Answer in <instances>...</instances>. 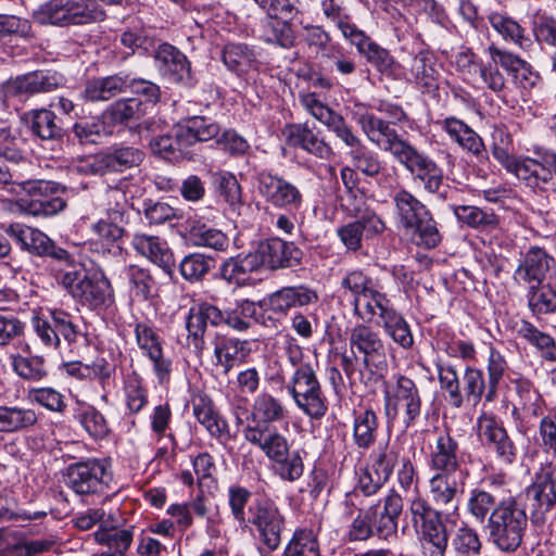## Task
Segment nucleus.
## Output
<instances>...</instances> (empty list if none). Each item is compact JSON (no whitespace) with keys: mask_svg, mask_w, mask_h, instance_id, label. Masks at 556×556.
Segmentation results:
<instances>
[{"mask_svg":"<svg viewBox=\"0 0 556 556\" xmlns=\"http://www.w3.org/2000/svg\"><path fill=\"white\" fill-rule=\"evenodd\" d=\"M254 323L269 326L274 319L262 311V305L248 299L237 302L236 306L223 312L217 306L200 301L194 303L186 317L187 342L198 355H201L205 348L204 334L207 325L218 327L226 325L238 332L249 330Z\"/></svg>","mask_w":556,"mask_h":556,"instance_id":"nucleus-1","label":"nucleus"},{"mask_svg":"<svg viewBox=\"0 0 556 556\" xmlns=\"http://www.w3.org/2000/svg\"><path fill=\"white\" fill-rule=\"evenodd\" d=\"M395 206V220L415 245L430 250L441 242V233L428 207L405 189L392 197Z\"/></svg>","mask_w":556,"mask_h":556,"instance_id":"nucleus-2","label":"nucleus"},{"mask_svg":"<svg viewBox=\"0 0 556 556\" xmlns=\"http://www.w3.org/2000/svg\"><path fill=\"white\" fill-rule=\"evenodd\" d=\"M490 541L501 551L511 553L519 548L528 528V515L514 496L500 501L488 518Z\"/></svg>","mask_w":556,"mask_h":556,"instance_id":"nucleus-3","label":"nucleus"},{"mask_svg":"<svg viewBox=\"0 0 556 556\" xmlns=\"http://www.w3.org/2000/svg\"><path fill=\"white\" fill-rule=\"evenodd\" d=\"M289 416L288 407L281 397L269 392L257 394L251 407L248 425L243 428V437L252 445L283 435L276 424Z\"/></svg>","mask_w":556,"mask_h":556,"instance_id":"nucleus-4","label":"nucleus"},{"mask_svg":"<svg viewBox=\"0 0 556 556\" xmlns=\"http://www.w3.org/2000/svg\"><path fill=\"white\" fill-rule=\"evenodd\" d=\"M341 286L351 293L354 315L365 323L376 324L393 307L388 295L362 270L348 273Z\"/></svg>","mask_w":556,"mask_h":556,"instance_id":"nucleus-5","label":"nucleus"},{"mask_svg":"<svg viewBox=\"0 0 556 556\" xmlns=\"http://www.w3.org/2000/svg\"><path fill=\"white\" fill-rule=\"evenodd\" d=\"M349 345L353 355L363 359L361 379L366 383H378L388 367L386 344L371 326L358 324L350 330Z\"/></svg>","mask_w":556,"mask_h":556,"instance_id":"nucleus-6","label":"nucleus"},{"mask_svg":"<svg viewBox=\"0 0 556 556\" xmlns=\"http://www.w3.org/2000/svg\"><path fill=\"white\" fill-rule=\"evenodd\" d=\"M55 279L81 305L104 309L114 302L113 289L103 275H87L77 269H59Z\"/></svg>","mask_w":556,"mask_h":556,"instance_id":"nucleus-7","label":"nucleus"},{"mask_svg":"<svg viewBox=\"0 0 556 556\" xmlns=\"http://www.w3.org/2000/svg\"><path fill=\"white\" fill-rule=\"evenodd\" d=\"M509 142L505 146L494 144L493 156L510 173L523 180L531 188L545 189L554 184L556 176V152L545 151L540 160L530 157L516 159L509 154Z\"/></svg>","mask_w":556,"mask_h":556,"instance_id":"nucleus-8","label":"nucleus"},{"mask_svg":"<svg viewBox=\"0 0 556 556\" xmlns=\"http://www.w3.org/2000/svg\"><path fill=\"white\" fill-rule=\"evenodd\" d=\"M41 25H81L102 21L104 12L97 0H49L34 11Z\"/></svg>","mask_w":556,"mask_h":556,"instance_id":"nucleus-9","label":"nucleus"},{"mask_svg":"<svg viewBox=\"0 0 556 556\" xmlns=\"http://www.w3.org/2000/svg\"><path fill=\"white\" fill-rule=\"evenodd\" d=\"M393 382L383 389V407L386 417L394 420L402 414L405 428L414 426L421 415L422 401L416 382L404 375H394Z\"/></svg>","mask_w":556,"mask_h":556,"instance_id":"nucleus-10","label":"nucleus"},{"mask_svg":"<svg viewBox=\"0 0 556 556\" xmlns=\"http://www.w3.org/2000/svg\"><path fill=\"white\" fill-rule=\"evenodd\" d=\"M508 364L505 356L496 349L490 348L488 357V380L481 369L468 366L463 375L464 400L477 405L482 399L492 403L497 399L498 386L502 381Z\"/></svg>","mask_w":556,"mask_h":556,"instance_id":"nucleus-11","label":"nucleus"},{"mask_svg":"<svg viewBox=\"0 0 556 556\" xmlns=\"http://www.w3.org/2000/svg\"><path fill=\"white\" fill-rule=\"evenodd\" d=\"M412 521L420 535L424 553L429 556H444L447 534L441 514L417 494L409 503Z\"/></svg>","mask_w":556,"mask_h":556,"instance_id":"nucleus-12","label":"nucleus"},{"mask_svg":"<svg viewBox=\"0 0 556 556\" xmlns=\"http://www.w3.org/2000/svg\"><path fill=\"white\" fill-rule=\"evenodd\" d=\"M287 390L299 409L309 418L320 419L326 415L327 399L312 365L294 369L287 383Z\"/></svg>","mask_w":556,"mask_h":556,"instance_id":"nucleus-13","label":"nucleus"},{"mask_svg":"<svg viewBox=\"0 0 556 556\" xmlns=\"http://www.w3.org/2000/svg\"><path fill=\"white\" fill-rule=\"evenodd\" d=\"M285 528L286 517L274 501L255 500L249 505V520L244 529L254 532L268 552L279 548Z\"/></svg>","mask_w":556,"mask_h":556,"instance_id":"nucleus-14","label":"nucleus"},{"mask_svg":"<svg viewBox=\"0 0 556 556\" xmlns=\"http://www.w3.org/2000/svg\"><path fill=\"white\" fill-rule=\"evenodd\" d=\"M104 458H89L67 466L65 484L78 495L104 493L110 488L112 473Z\"/></svg>","mask_w":556,"mask_h":556,"instance_id":"nucleus-15","label":"nucleus"},{"mask_svg":"<svg viewBox=\"0 0 556 556\" xmlns=\"http://www.w3.org/2000/svg\"><path fill=\"white\" fill-rule=\"evenodd\" d=\"M105 198L109 204L114 201V206L106 208L105 217L100 218L97 223L92 224L91 230L98 239L108 248L103 251L113 254H121L122 248L118 241L123 238L125 229V213H126V195L125 192L117 187H109L105 191Z\"/></svg>","mask_w":556,"mask_h":556,"instance_id":"nucleus-16","label":"nucleus"},{"mask_svg":"<svg viewBox=\"0 0 556 556\" xmlns=\"http://www.w3.org/2000/svg\"><path fill=\"white\" fill-rule=\"evenodd\" d=\"M477 432L482 445L493 452L501 464L513 465L517 460L518 447L494 414L483 412L477 418Z\"/></svg>","mask_w":556,"mask_h":556,"instance_id":"nucleus-17","label":"nucleus"},{"mask_svg":"<svg viewBox=\"0 0 556 556\" xmlns=\"http://www.w3.org/2000/svg\"><path fill=\"white\" fill-rule=\"evenodd\" d=\"M255 446L271 463L274 473L282 481L294 482L302 477L304 463L301 452L291 448L292 444L285 434Z\"/></svg>","mask_w":556,"mask_h":556,"instance_id":"nucleus-18","label":"nucleus"},{"mask_svg":"<svg viewBox=\"0 0 556 556\" xmlns=\"http://www.w3.org/2000/svg\"><path fill=\"white\" fill-rule=\"evenodd\" d=\"M256 188L264 201L275 208L298 211L304 203L303 193L298 186L266 169L257 173Z\"/></svg>","mask_w":556,"mask_h":556,"instance_id":"nucleus-19","label":"nucleus"},{"mask_svg":"<svg viewBox=\"0 0 556 556\" xmlns=\"http://www.w3.org/2000/svg\"><path fill=\"white\" fill-rule=\"evenodd\" d=\"M256 188L264 201L275 208L298 211L304 203L303 193L298 186L266 169L257 173Z\"/></svg>","mask_w":556,"mask_h":556,"instance_id":"nucleus-20","label":"nucleus"},{"mask_svg":"<svg viewBox=\"0 0 556 556\" xmlns=\"http://www.w3.org/2000/svg\"><path fill=\"white\" fill-rule=\"evenodd\" d=\"M356 121L362 127L367 138L380 146L384 151L390 152L392 156L397 160L410 143L402 139L395 129L390 127V123L383 121L372 113L367 112L366 105L363 103H355L354 105Z\"/></svg>","mask_w":556,"mask_h":556,"instance_id":"nucleus-21","label":"nucleus"},{"mask_svg":"<svg viewBox=\"0 0 556 556\" xmlns=\"http://www.w3.org/2000/svg\"><path fill=\"white\" fill-rule=\"evenodd\" d=\"M525 493L534 516H544L556 506V465L553 460L540 465Z\"/></svg>","mask_w":556,"mask_h":556,"instance_id":"nucleus-22","label":"nucleus"},{"mask_svg":"<svg viewBox=\"0 0 556 556\" xmlns=\"http://www.w3.org/2000/svg\"><path fill=\"white\" fill-rule=\"evenodd\" d=\"M61 84V77L49 71H36L9 79L0 86V114L8 109L10 97L50 92Z\"/></svg>","mask_w":556,"mask_h":556,"instance_id":"nucleus-23","label":"nucleus"},{"mask_svg":"<svg viewBox=\"0 0 556 556\" xmlns=\"http://www.w3.org/2000/svg\"><path fill=\"white\" fill-rule=\"evenodd\" d=\"M253 253L260 268L264 266L271 270L298 266L303 255L293 242L279 238L261 241Z\"/></svg>","mask_w":556,"mask_h":556,"instance_id":"nucleus-24","label":"nucleus"},{"mask_svg":"<svg viewBox=\"0 0 556 556\" xmlns=\"http://www.w3.org/2000/svg\"><path fill=\"white\" fill-rule=\"evenodd\" d=\"M154 59L157 70L168 81L186 86L193 84L191 64L176 47L167 42L159 45Z\"/></svg>","mask_w":556,"mask_h":556,"instance_id":"nucleus-25","label":"nucleus"},{"mask_svg":"<svg viewBox=\"0 0 556 556\" xmlns=\"http://www.w3.org/2000/svg\"><path fill=\"white\" fill-rule=\"evenodd\" d=\"M414 177L422 182L425 190L435 193L443 185L442 169L424 153L419 152L414 146H409L405 152L396 160Z\"/></svg>","mask_w":556,"mask_h":556,"instance_id":"nucleus-26","label":"nucleus"},{"mask_svg":"<svg viewBox=\"0 0 556 556\" xmlns=\"http://www.w3.org/2000/svg\"><path fill=\"white\" fill-rule=\"evenodd\" d=\"M291 10L286 13L265 12L267 17L262 24V39L270 45L290 49L295 45L296 36L291 21L300 13L296 0H290Z\"/></svg>","mask_w":556,"mask_h":556,"instance_id":"nucleus-27","label":"nucleus"},{"mask_svg":"<svg viewBox=\"0 0 556 556\" xmlns=\"http://www.w3.org/2000/svg\"><path fill=\"white\" fill-rule=\"evenodd\" d=\"M554 265V257L544 249L531 247L515 269L514 280L519 285H528L529 287L542 283Z\"/></svg>","mask_w":556,"mask_h":556,"instance_id":"nucleus-28","label":"nucleus"},{"mask_svg":"<svg viewBox=\"0 0 556 556\" xmlns=\"http://www.w3.org/2000/svg\"><path fill=\"white\" fill-rule=\"evenodd\" d=\"M282 134L290 147L300 148L323 160H329L333 155L332 148L319 136L318 131L309 127L308 123L289 124Z\"/></svg>","mask_w":556,"mask_h":556,"instance_id":"nucleus-29","label":"nucleus"},{"mask_svg":"<svg viewBox=\"0 0 556 556\" xmlns=\"http://www.w3.org/2000/svg\"><path fill=\"white\" fill-rule=\"evenodd\" d=\"M23 189L28 193V198L21 199V205L34 216H52L66 206L62 198L46 192L48 190V182L46 181H27L23 184Z\"/></svg>","mask_w":556,"mask_h":556,"instance_id":"nucleus-30","label":"nucleus"},{"mask_svg":"<svg viewBox=\"0 0 556 556\" xmlns=\"http://www.w3.org/2000/svg\"><path fill=\"white\" fill-rule=\"evenodd\" d=\"M429 467L435 473H453L460 468L459 445L448 431L440 432L430 451Z\"/></svg>","mask_w":556,"mask_h":556,"instance_id":"nucleus-31","label":"nucleus"},{"mask_svg":"<svg viewBox=\"0 0 556 556\" xmlns=\"http://www.w3.org/2000/svg\"><path fill=\"white\" fill-rule=\"evenodd\" d=\"M211 344L213 346V365L224 375H228L237 361L244 358L249 353L247 340L227 334L216 333Z\"/></svg>","mask_w":556,"mask_h":556,"instance_id":"nucleus-32","label":"nucleus"},{"mask_svg":"<svg viewBox=\"0 0 556 556\" xmlns=\"http://www.w3.org/2000/svg\"><path fill=\"white\" fill-rule=\"evenodd\" d=\"M375 513L371 514L374 533L379 538L389 540L396 535L399 517L403 510V500L401 495L391 489L383 498V507L372 506Z\"/></svg>","mask_w":556,"mask_h":556,"instance_id":"nucleus-33","label":"nucleus"},{"mask_svg":"<svg viewBox=\"0 0 556 556\" xmlns=\"http://www.w3.org/2000/svg\"><path fill=\"white\" fill-rule=\"evenodd\" d=\"M318 300V294L314 289L300 285L279 289L268 296L267 303L270 311L287 314L292 307L315 304Z\"/></svg>","mask_w":556,"mask_h":556,"instance_id":"nucleus-34","label":"nucleus"},{"mask_svg":"<svg viewBox=\"0 0 556 556\" xmlns=\"http://www.w3.org/2000/svg\"><path fill=\"white\" fill-rule=\"evenodd\" d=\"M131 244L142 256L169 271L174 264V255L165 240L157 236L137 232L132 236Z\"/></svg>","mask_w":556,"mask_h":556,"instance_id":"nucleus-35","label":"nucleus"},{"mask_svg":"<svg viewBox=\"0 0 556 556\" xmlns=\"http://www.w3.org/2000/svg\"><path fill=\"white\" fill-rule=\"evenodd\" d=\"M150 147L153 153L169 161L191 159L190 146L179 124L174 128L173 134L152 138Z\"/></svg>","mask_w":556,"mask_h":556,"instance_id":"nucleus-36","label":"nucleus"},{"mask_svg":"<svg viewBox=\"0 0 556 556\" xmlns=\"http://www.w3.org/2000/svg\"><path fill=\"white\" fill-rule=\"evenodd\" d=\"M129 75H111L88 80L84 97L89 101H108L128 89Z\"/></svg>","mask_w":556,"mask_h":556,"instance_id":"nucleus-37","label":"nucleus"},{"mask_svg":"<svg viewBox=\"0 0 556 556\" xmlns=\"http://www.w3.org/2000/svg\"><path fill=\"white\" fill-rule=\"evenodd\" d=\"M456 218L479 231H493L500 227L501 218L490 208L476 205H452Z\"/></svg>","mask_w":556,"mask_h":556,"instance_id":"nucleus-38","label":"nucleus"},{"mask_svg":"<svg viewBox=\"0 0 556 556\" xmlns=\"http://www.w3.org/2000/svg\"><path fill=\"white\" fill-rule=\"evenodd\" d=\"M192 408L197 420L212 437L218 440L229 437V426L227 421L215 410L210 399L200 396L193 402Z\"/></svg>","mask_w":556,"mask_h":556,"instance_id":"nucleus-39","label":"nucleus"},{"mask_svg":"<svg viewBox=\"0 0 556 556\" xmlns=\"http://www.w3.org/2000/svg\"><path fill=\"white\" fill-rule=\"evenodd\" d=\"M378 427V416L372 408L354 412L353 442L357 448L367 451L375 444Z\"/></svg>","mask_w":556,"mask_h":556,"instance_id":"nucleus-40","label":"nucleus"},{"mask_svg":"<svg viewBox=\"0 0 556 556\" xmlns=\"http://www.w3.org/2000/svg\"><path fill=\"white\" fill-rule=\"evenodd\" d=\"M343 208L356 220L367 223V229L374 233H380L384 229V223L380 217L367 205L365 194L359 190L348 191L343 198Z\"/></svg>","mask_w":556,"mask_h":556,"instance_id":"nucleus-41","label":"nucleus"},{"mask_svg":"<svg viewBox=\"0 0 556 556\" xmlns=\"http://www.w3.org/2000/svg\"><path fill=\"white\" fill-rule=\"evenodd\" d=\"M5 231L23 250L34 255L43 256L48 252L51 239L38 229L12 224Z\"/></svg>","mask_w":556,"mask_h":556,"instance_id":"nucleus-42","label":"nucleus"},{"mask_svg":"<svg viewBox=\"0 0 556 556\" xmlns=\"http://www.w3.org/2000/svg\"><path fill=\"white\" fill-rule=\"evenodd\" d=\"M442 128L464 150L479 156L484 151V143L481 137L468 125L455 117H447L442 121Z\"/></svg>","mask_w":556,"mask_h":556,"instance_id":"nucleus-43","label":"nucleus"},{"mask_svg":"<svg viewBox=\"0 0 556 556\" xmlns=\"http://www.w3.org/2000/svg\"><path fill=\"white\" fill-rule=\"evenodd\" d=\"M260 269L253 252L226 260L219 268L220 277L228 283L243 285L250 274Z\"/></svg>","mask_w":556,"mask_h":556,"instance_id":"nucleus-44","label":"nucleus"},{"mask_svg":"<svg viewBox=\"0 0 556 556\" xmlns=\"http://www.w3.org/2000/svg\"><path fill=\"white\" fill-rule=\"evenodd\" d=\"M187 240L194 247L210 248L216 251H224L228 247V238L222 230L200 220L189 223Z\"/></svg>","mask_w":556,"mask_h":556,"instance_id":"nucleus-45","label":"nucleus"},{"mask_svg":"<svg viewBox=\"0 0 556 556\" xmlns=\"http://www.w3.org/2000/svg\"><path fill=\"white\" fill-rule=\"evenodd\" d=\"M532 34L542 50L548 53L552 71L556 73V17L548 14L535 15Z\"/></svg>","mask_w":556,"mask_h":556,"instance_id":"nucleus-46","label":"nucleus"},{"mask_svg":"<svg viewBox=\"0 0 556 556\" xmlns=\"http://www.w3.org/2000/svg\"><path fill=\"white\" fill-rule=\"evenodd\" d=\"M515 331L518 338L534 346L543 358L556 361V342L548 333L527 320L516 323Z\"/></svg>","mask_w":556,"mask_h":556,"instance_id":"nucleus-47","label":"nucleus"},{"mask_svg":"<svg viewBox=\"0 0 556 556\" xmlns=\"http://www.w3.org/2000/svg\"><path fill=\"white\" fill-rule=\"evenodd\" d=\"M376 325L381 327L384 333L402 349H410L414 344V338L408 323L393 306Z\"/></svg>","mask_w":556,"mask_h":556,"instance_id":"nucleus-48","label":"nucleus"},{"mask_svg":"<svg viewBox=\"0 0 556 556\" xmlns=\"http://www.w3.org/2000/svg\"><path fill=\"white\" fill-rule=\"evenodd\" d=\"M488 20L492 28L501 35L505 41H510L521 49L531 46V39L526 34V29L510 16L492 12L489 14Z\"/></svg>","mask_w":556,"mask_h":556,"instance_id":"nucleus-49","label":"nucleus"},{"mask_svg":"<svg viewBox=\"0 0 556 556\" xmlns=\"http://www.w3.org/2000/svg\"><path fill=\"white\" fill-rule=\"evenodd\" d=\"M38 421L36 412L21 406H0V432H18L29 429Z\"/></svg>","mask_w":556,"mask_h":556,"instance_id":"nucleus-50","label":"nucleus"},{"mask_svg":"<svg viewBox=\"0 0 556 556\" xmlns=\"http://www.w3.org/2000/svg\"><path fill=\"white\" fill-rule=\"evenodd\" d=\"M31 132L41 140H55L62 137L63 129L56 115L46 109L33 110L26 115Z\"/></svg>","mask_w":556,"mask_h":556,"instance_id":"nucleus-51","label":"nucleus"},{"mask_svg":"<svg viewBox=\"0 0 556 556\" xmlns=\"http://www.w3.org/2000/svg\"><path fill=\"white\" fill-rule=\"evenodd\" d=\"M358 53L382 76L395 78L400 65L389 50L370 39Z\"/></svg>","mask_w":556,"mask_h":556,"instance_id":"nucleus-52","label":"nucleus"},{"mask_svg":"<svg viewBox=\"0 0 556 556\" xmlns=\"http://www.w3.org/2000/svg\"><path fill=\"white\" fill-rule=\"evenodd\" d=\"M181 130L192 147L197 142L208 141L217 138L220 127L217 123L204 116H191L179 123Z\"/></svg>","mask_w":556,"mask_h":556,"instance_id":"nucleus-53","label":"nucleus"},{"mask_svg":"<svg viewBox=\"0 0 556 556\" xmlns=\"http://www.w3.org/2000/svg\"><path fill=\"white\" fill-rule=\"evenodd\" d=\"M429 492L434 504L457 507L454 502L459 490L453 473H434L429 480Z\"/></svg>","mask_w":556,"mask_h":556,"instance_id":"nucleus-54","label":"nucleus"},{"mask_svg":"<svg viewBox=\"0 0 556 556\" xmlns=\"http://www.w3.org/2000/svg\"><path fill=\"white\" fill-rule=\"evenodd\" d=\"M369 462L374 473H379L389 481L395 467L401 464L402 456L396 446L384 443L372 450Z\"/></svg>","mask_w":556,"mask_h":556,"instance_id":"nucleus-55","label":"nucleus"},{"mask_svg":"<svg viewBox=\"0 0 556 556\" xmlns=\"http://www.w3.org/2000/svg\"><path fill=\"white\" fill-rule=\"evenodd\" d=\"M412 79L427 91L437 86V71L433 66L432 55L427 50L417 52L409 65Z\"/></svg>","mask_w":556,"mask_h":556,"instance_id":"nucleus-56","label":"nucleus"},{"mask_svg":"<svg viewBox=\"0 0 556 556\" xmlns=\"http://www.w3.org/2000/svg\"><path fill=\"white\" fill-rule=\"evenodd\" d=\"M14 372L24 380L38 382L48 375L45 358L38 355H11Z\"/></svg>","mask_w":556,"mask_h":556,"instance_id":"nucleus-57","label":"nucleus"},{"mask_svg":"<svg viewBox=\"0 0 556 556\" xmlns=\"http://www.w3.org/2000/svg\"><path fill=\"white\" fill-rule=\"evenodd\" d=\"M144 113L143 103L138 98H127L112 103L103 113L104 119L112 124H125L138 119Z\"/></svg>","mask_w":556,"mask_h":556,"instance_id":"nucleus-58","label":"nucleus"},{"mask_svg":"<svg viewBox=\"0 0 556 556\" xmlns=\"http://www.w3.org/2000/svg\"><path fill=\"white\" fill-rule=\"evenodd\" d=\"M527 298L533 314L556 313V287L551 283L542 282L529 287Z\"/></svg>","mask_w":556,"mask_h":556,"instance_id":"nucleus-59","label":"nucleus"},{"mask_svg":"<svg viewBox=\"0 0 556 556\" xmlns=\"http://www.w3.org/2000/svg\"><path fill=\"white\" fill-rule=\"evenodd\" d=\"M283 556H320L317 535L308 529H296L285 547Z\"/></svg>","mask_w":556,"mask_h":556,"instance_id":"nucleus-60","label":"nucleus"},{"mask_svg":"<svg viewBox=\"0 0 556 556\" xmlns=\"http://www.w3.org/2000/svg\"><path fill=\"white\" fill-rule=\"evenodd\" d=\"M104 154L106 157L105 165L109 166L110 174L123 173L139 166L144 159V152L135 147H118Z\"/></svg>","mask_w":556,"mask_h":556,"instance_id":"nucleus-61","label":"nucleus"},{"mask_svg":"<svg viewBox=\"0 0 556 556\" xmlns=\"http://www.w3.org/2000/svg\"><path fill=\"white\" fill-rule=\"evenodd\" d=\"M48 314L31 320L33 329L40 342L48 349H59L61 346L62 334L59 332L60 326L53 313V308L48 309Z\"/></svg>","mask_w":556,"mask_h":556,"instance_id":"nucleus-62","label":"nucleus"},{"mask_svg":"<svg viewBox=\"0 0 556 556\" xmlns=\"http://www.w3.org/2000/svg\"><path fill=\"white\" fill-rule=\"evenodd\" d=\"M303 38L309 48L315 49L316 53L326 58L328 55H336L341 50V46L332 42L330 34L321 26H305Z\"/></svg>","mask_w":556,"mask_h":556,"instance_id":"nucleus-63","label":"nucleus"},{"mask_svg":"<svg viewBox=\"0 0 556 556\" xmlns=\"http://www.w3.org/2000/svg\"><path fill=\"white\" fill-rule=\"evenodd\" d=\"M534 440L540 451L554 462L556 458V417L547 415L541 418Z\"/></svg>","mask_w":556,"mask_h":556,"instance_id":"nucleus-64","label":"nucleus"}]
</instances>
